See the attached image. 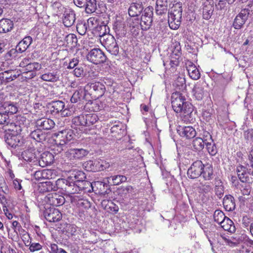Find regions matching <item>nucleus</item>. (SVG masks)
Segmentation results:
<instances>
[{
    "label": "nucleus",
    "instance_id": "obj_6",
    "mask_svg": "<svg viewBox=\"0 0 253 253\" xmlns=\"http://www.w3.org/2000/svg\"><path fill=\"white\" fill-rule=\"evenodd\" d=\"M88 60L95 64H98L105 62L106 56L104 53L99 48L91 49L87 55Z\"/></svg>",
    "mask_w": 253,
    "mask_h": 253
},
{
    "label": "nucleus",
    "instance_id": "obj_41",
    "mask_svg": "<svg viewBox=\"0 0 253 253\" xmlns=\"http://www.w3.org/2000/svg\"><path fill=\"white\" fill-rule=\"evenodd\" d=\"M85 5V12L87 13H92L95 11L97 5L96 0H86Z\"/></svg>",
    "mask_w": 253,
    "mask_h": 253
},
{
    "label": "nucleus",
    "instance_id": "obj_36",
    "mask_svg": "<svg viewBox=\"0 0 253 253\" xmlns=\"http://www.w3.org/2000/svg\"><path fill=\"white\" fill-rule=\"evenodd\" d=\"M115 125L112 126V133H116L119 136L118 137L116 134H114L113 136L115 137L117 139L121 138L124 134L125 133V130L123 129V125L120 122H115Z\"/></svg>",
    "mask_w": 253,
    "mask_h": 253
},
{
    "label": "nucleus",
    "instance_id": "obj_16",
    "mask_svg": "<svg viewBox=\"0 0 253 253\" xmlns=\"http://www.w3.org/2000/svg\"><path fill=\"white\" fill-rule=\"evenodd\" d=\"M186 67L189 76L192 79L197 80L200 78V72L193 62L190 61H187L186 62Z\"/></svg>",
    "mask_w": 253,
    "mask_h": 253
},
{
    "label": "nucleus",
    "instance_id": "obj_42",
    "mask_svg": "<svg viewBox=\"0 0 253 253\" xmlns=\"http://www.w3.org/2000/svg\"><path fill=\"white\" fill-rule=\"evenodd\" d=\"M3 111H6V113L9 115V114H13L17 112V108L13 104L6 102L2 105Z\"/></svg>",
    "mask_w": 253,
    "mask_h": 253
},
{
    "label": "nucleus",
    "instance_id": "obj_39",
    "mask_svg": "<svg viewBox=\"0 0 253 253\" xmlns=\"http://www.w3.org/2000/svg\"><path fill=\"white\" fill-rule=\"evenodd\" d=\"M205 145L204 135L203 138L196 137L193 141V146L195 149L198 151L202 150Z\"/></svg>",
    "mask_w": 253,
    "mask_h": 253
},
{
    "label": "nucleus",
    "instance_id": "obj_31",
    "mask_svg": "<svg viewBox=\"0 0 253 253\" xmlns=\"http://www.w3.org/2000/svg\"><path fill=\"white\" fill-rule=\"evenodd\" d=\"M64 107L65 104L62 101H53L50 104V111L52 114L56 115L61 112Z\"/></svg>",
    "mask_w": 253,
    "mask_h": 253
},
{
    "label": "nucleus",
    "instance_id": "obj_64",
    "mask_svg": "<svg viewBox=\"0 0 253 253\" xmlns=\"http://www.w3.org/2000/svg\"><path fill=\"white\" fill-rule=\"evenodd\" d=\"M22 182L21 180L18 179L17 178L15 179L13 181V185L14 188L17 190H20L22 189V186L21 184V182Z\"/></svg>",
    "mask_w": 253,
    "mask_h": 253
},
{
    "label": "nucleus",
    "instance_id": "obj_15",
    "mask_svg": "<svg viewBox=\"0 0 253 253\" xmlns=\"http://www.w3.org/2000/svg\"><path fill=\"white\" fill-rule=\"evenodd\" d=\"M88 154L87 151L84 149H71L68 150L66 156L70 160L81 159Z\"/></svg>",
    "mask_w": 253,
    "mask_h": 253
},
{
    "label": "nucleus",
    "instance_id": "obj_14",
    "mask_svg": "<svg viewBox=\"0 0 253 253\" xmlns=\"http://www.w3.org/2000/svg\"><path fill=\"white\" fill-rule=\"evenodd\" d=\"M177 131L181 137L187 139L193 138L196 134L195 129L191 126H178L177 127Z\"/></svg>",
    "mask_w": 253,
    "mask_h": 253
},
{
    "label": "nucleus",
    "instance_id": "obj_52",
    "mask_svg": "<svg viewBox=\"0 0 253 253\" xmlns=\"http://www.w3.org/2000/svg\"><path fill=\"white\" fill-rule=\"evenodd\" d=\"M225 217L224 213L222 211L216 210L214 211L213 214L214 220L219 225L222 222V220H223Z\"/></svg>",
    "mask_w": 253,
    "mask_h": 253
},
{
    "label": "nucleus",
    "instance_id": "obj_57",
    "mask_svg": "<svg viewBox=\"0 0 253 253\" xmlns=\"http://www.w3.org/2000/svg\"><path fill=\"white\" fill-rule=\"evenodd\" d=\"M64 229L68 236H72L77 231V226L74 224H68L65 227Z\"/></svg>",
    "mask_w": 253,
    "mask_h": 253
},
{
    "label": "nucleus",
    "instance_id": "obj_1",
    "mask_svg": "<svg viewBox=\"0 0 253 253\" xmlns=\"http://www.w3.org/2000/svg\"><path fill=\"white\" fill-rule=\"evenodd\" d=\"M171 104L176 113H181L183 121H189L193 111V106L190 102L186 101L185 96L178 92L173 93L171 95Z\"/></svg>",
    "mask_w": 253,
    "mask_h": 253
},
{
    "label": "nucleus",
    "instance_id": "obj_10",
    "mask_svg": "<svg viewBox=\"0 0 253 253\" xmlns=\"http://www.w3.org/2000/svg\"><path fill=\"white\" fill-rule=\"evenodd\" d=\"M45 218L49 222H57L62 218L60 211L54 208H46L43 212Z\"/></svg>",
    "mask_w": 253,
    "mask_h": 253
},
{
    "label": "nucleus",
    "instance_id": "obj_8",
    "mask_svg": "<svg viewBox=\"0 0 253 253\" xmlns=\"http://www.w3.org/2000/svg\"><path fill=\"white\" fill-rule=\"evenodd\" d=\"M20 75L19 71L9 70L0 73V84H6L17 79Z\"/></svg>",
    "mask_w": 253,
    "mask_h": 253
},
{
    "label": "nucleus",
    "instance_id": "obj_5",
    "mask_svg": "<svg viewBox=\"0 0 253 253\" xmlns=\"http://www.w3.org/2000/svg\"><path fill=\"white\" fill-rule=\"evenodd\" d=\"M73 178L72 176H69L67 179H58L57 182L60 183L63 182V183L65 184L66 187H65V191L69 194H73L78 192L79 191L84 188L81 184H78L73 182Z\"/></svg>",
    "mask_w": 253,
    "mask_h": 253
},
{
    "label": "nucleus",
    "instance_id": "obj_46",
    "mask_svg": "<svg viewBox=\"0 0 253 253\" xmlns=\"http://www.w3.org/2000/svg\"><path fill=\"white\" fill-rule=\"evenodd\" d=\"M25 245L29 247V250L31 252H35L41 250L42 249V246L38 243H31V241H27L25 243Z\"/></svg>",
    "mask_w": 253,
    "mask_h": 253
},
{
    "label": "nucleus",
    "instance_id": "obj_40",
    "mask_svg": "<svg viewBox=\"0 0 253 253\" xmlns=\"http://www.w3.org/2000/svg\"><path fill=\"white\" fill-rule=\"evenodd\" d=\"M84 96V90L83 91L80 89L77 90L73 93L72 97L71 98V101L72 103H76L79 101H81L82 99H85Z\"/></svg>",
    "mask_w": 253,
    "mask_h": 253
},
{
    "label": "nucleus",
    "instance_id": "obj_47",
    "mask_svg": "<svg viewBox=\"0 0 253 253\" xmlns=\"http://www.w3.org/2000/svg\"><path fill=\"white\" fill-rule=\"evenodd\" d=\"M72 174L73 175L72 176L74 179L73 182H75V183L78 184H81L82 186L84 183H85V182L83 180V179L84 178V173L83 172L78 171Z\"/></svg>",
    "mask_w": 253,
    "mask_h": 253
},
{
    "label": "nucleus",
    "instance_id": "obj_11",
    "mask_svg": "<svg viewBox=\"0 0 253 253\" xmlns=\"http://www.w3.org/2000/svg\"><path fill=\"white\" fill-rule=\"evenodd\" d=\"M4 139L7 145L12 148L20 146L23 144V139L21 136L12 133H6Z\"/></svg>",
    "mask_w": 253,
    "mask_h": 253
},
{
    "label": "nucleus",
    "instance_id": "obj_3",
    "mask_svg": "<svg viewBox=\"0 0 253 253\" xmlns=\"http://www.w3.org/2000/svg\"><path fill=\"white\" fill-rule=\"evenodd\" d=\"M54 141L57 147V151L61 152L66 148V145L68 142L74 139V134L72 129H67L54 134Z\"/></svg>",
    "mask_w": 253,
    "mask_h": 253
},
{
    "label": "nucleus",
    "instance_id": "obj_26",
    "mask_svg": "<svg viewBox=\"0 0 253 253\" xmlns=\"http://www.w3.org/2000/svg\"><path fill=\"white\" fill-rule=\"evenodd\" d=\"M128 24L130 28V32L132 36L134 38L137 37L140 32L139 23V20L135 19L133 20L132 19L130 18L128 20Z\"/></svg>",
    "mask_w": 253,
    "mask_h": 253
},
{
    "label": "nucleus",
    "instance_id": "obj_63",
    "mask_svg": "<svg viewBox=\"0 0 253 253\" xmlns=\"http://www.w3.org/2000/svg\"><path fill=\"white\" fill-rule=\"evenodd\" d=\"M79 59L77 58H73L69 62L68 69H73L78 65Z\"/></svg>",
    "mask_w": 253,
    "mask_h": 253
},
{
    "label": "nucleus",
    "instance_id": "obj_22",
    "mask_svg": "<svg viewBox=\"0 0 253 253\" xmlns=\"http://www.w3.org/2000/svg\"><path fill=\"white\" fill-rule=\"evenodd\" d=\"M143 6L142 2H133L128 8V14L131 17L138 16L142 12Z\"/></svg>",
    "mask_w": 253,
    "mask_h": 253
},
{
    "label": "nucleus",
    "instance_id": "obj_58",
    "mask_svg": "<svg viewBox=\"0 0 253 253\" xmlns=\"http://www.w3.org/2000/svg\"><path fill=\"white\" fill-rule=\"evenodd\" d=\"M114 185H117L120 183L125 182L126 180V177L125 176L118 175L113 176L112 179Z\"/></svg>",
    "mask_w": 253,
    "mask_h": 253
},
{
    "label": "nucleus",
    "instance_id": "obj_62",
    "mask_svg": "<svg viewBox=\"0 0 253 253\" xmlns=\"http://www.w3.org/2000/svg\"><path fill=\"white\" fill-rule=\"evenodd\" d=\"M42 185L44 188H46V191L55 190V186H53L50 181H46Z\"/></svg>",
    "mask_w": 253,
    "mask_h": 253
},
{
    "label": "nucleus",
    "instance_id": "obj_44",
    "mask_svg": "<svg viewBox=\"0 0 253 253\" xmlns=\"http://www.w3.org/2000/svg\"><path fill=\"white\" fill-rule=\"evenodd\" d=\"M85 126H89L95 124L97 121V117L94 114H88L84 115Z\"/></svg>",
    "mask_w": 253,
    "mask_h": 253
},
{
    "label": "nucleus",
    "instance_id": "obj_51",
    "mask_svg": "<svg viewBox=\"0 0 253 253\" xmlns=\"http://www.w3.org/2000/svg\"><path fill=\"white\" fill-rule=\"evenodd\" d=\"M240 253H253V247L248 242H244L239 249Z\"/></svg>",
    "mask_w": 253,
    "mask_h": 253
},
{
    "label": "nucleus",
    "instance_id": "obj_55",
    "mask_svg": "<svg viewBox=\"0 0 253 253\" xmlns=\"http://www.w3.org/2000/svg\"><path fill=\"white\" fill-rule=\"evenodd\" d=\"M133 190V187L131 186H127L122 187L118 190L117 193L121 196H125L131 193Z\"/></svg>",
    "mask_w": 253,
    "mask_h": 253
},
{
    "label": "nucleus",
    "instance_id": "obj_45",
    "mask_svg": "<svg viewBox=\"0 0 253 253\" xmlns=\"http://www.w3.org/2000/svg\"><path fill=\"white\" fill-rule=\"evenodd\" d=\"M212 187L210 183H201L198 186L199 192L203 194H208L211 191Z\"/></svg>",
    "mask_w": 253,
    "mask_h": 253
},
{
    "label": "nucleus",
    "instance_id": "obj_30",
    "mask_svg": "<svg viewBox=\"0 0 253 253\" xmlns=\"http://www.w3.org/2000/svg\"><path fill=\"white\" fill-rule=\"evenodd\" d=\"M13 27V22L9 19L0 20V33H6L11 31Z\"/></svg>",
    "mask_w": 253,
    "mask_h": 253
},
{
    "label": "nucleus",
    "instance_id": "obj_13",
    "mask_svg": "<svg viewBox=\"0 0 253 253\" xmlns=\"http://www.w3.org/2000/svg\"><path fill=\"white\" fill-rule=\"evenodd\" d=\"M45 201L53 206H60L64 204L65 199L63 196L56 193L48 194L45 197Z\"/></svg>",
    "mask_w": 253,
    "mask_h": 253
},
{
    "label": "nucleus",
    "instance_id": "obj_28",
    "mask_svg": "<svg viewBox=\"0 0 253 253\" xmlns=\"http://www.w3.org/2000/svg\"><path fill=\"white\" fill-rule=\"evenodd\" d=\"M33 41L32 38L30 36L25 37L17 45L16 50L19 52L25 51L31 45Z\"/></svg>",
    "mask_w": 253,
    "mask_h": 253
},
{
    "label": "nucleus",
    "instance_id": "obj_29",
    "mask_svg": "<svg viewBox=\"0 0 253 253\" xmlns=\"http://www.w3.org/2000/svg\"><path fill=\"white\" fill-rule=\"evenodd\" d=\"M223 205L225 209L228 211L234 210L235 208L234 198L231 195H226L223 200Z\"/></svg>",
    "mask_w": 253,
    "mask_h": 253
},
{
    "label": "nucleus",
    "instance_id": "obj_50",
    "mask_svg": "<svg viewBox=\"0 0 253 253\" xmlns=\"http://www.w3.org/2000/svg\"><path fill=\"white\" fill-rule=\"evenodd\" d=\"M220 241L230 247H234L236 245L235 239L232 237L221 236Z\"/></svg>",
    "mask_w": 253,
    "mask_h": 253
},
{
    "label": "nucleus",
    "instance_id": "obj_18",
    "mask_svg": "<svg viewBox=\"0 0 253 253\" xmlns=\"http://www.w3.org/2000/svg\"><path fill=\"white\" fill-rule=\"evenodd\" d=\"M109 23V20L106 21H103L102 22V25L100 27V34H102L101 37L103 38V40L105 41V45L109 47L110 45V40L109 37L110 36V28L108 25Z\"/></svg>",
    "mask_w": 253,
    "mask_h": 253
},
{
    "label": "nucleus",
    "instance_id": "obj_35",
    "mask_svg": "<svg viewBox=\"0 0 253 253\" xmlns=\"http://www.w3.org/2000/svg\"><path fill=\"white\" fill-rule=\"evenodd\" d=\"M237 173L239 179L243 182H245L248 178L247 169L243 166H239L237 167Z\"/></svg>",
    "mask_w": 253,
    "mask_h": 253
},
{
    "label": "nucleus",
    "instance_id": "obj_4",
    "mask_svg": "<svg viewBox=\"0 0 253 253\" xmlns=\"http://www.w3.org/2000/svg\"><path fill=\"white\" fill-rule=\"evenodd\" d=\"M153 8L148 6L145 8L141 17L140 25L143 30H147L150 27L153 21Z\"/></svg>",
    "mask_w": 253,
    "mask_h": 253
},
{
    "label": "nucleus",
    "instance_id": "obj_61",
    "mask_svg": "<svg viewBox=\"0 0 253 253\" xmlns=\"http://www.w3.org/2000/svg\"><path fill=\"white\" fill-rule=\"evenodd\" d=\"M30 63L31 59L30 58H24L20 63L19 66L26 69Z\"/></svg>",
    "mask_w": 253,
    "mask_h": 253
},
{
    "label": "nucleus",
    "instance_id": "obj_33",
    "mask_svg": "<svg viewBox=\"0 0 253 253\" xmlns=\"http://www.w3.org/2000/svg\"><path fill=\"white\" fill-rule=\"evenodd\" d=\"M46 134L41 129H37L32 131L30 134L31 138L37 142H41L45 140Z\"/></svg>",
    "mask_w": 253,
    "mask_h": 253
},
{
    "label": "nucleus",
    "instance_id": "obj_20",
    "mask_svg": "<svg viewBox=\"0 0 253 253\" xmlns=\"http://www.w3.org/2000/svg\"><path fill=\"white\" fill-rule=\"evenodd\" d=\"M59 73L57 70L53 71L52 72H45L41 76V79L43 81L51 83L59 81Z\"/></svg>",
    "mask_w": 253,
    "mask_h": 253
},
{
    "label": "nucleus",
    "instance_id": "obj_7",
    "mask_svg": "<svg viewBox=\"0 0 253 253\" xmlns=\"http://www.w3.org/2000/svg\"><path fill=\"white\" fill-rule=\"evenodd\" d=\"M204 169V164L200 160L193 163L187 171L188 176L192 179L199 177L202 174V169Z\"/></svg>",
    "mask_w": 253,
    "mask_h": 253
},
{
    "label": "nucleus",
    "instance_id": "obj_32",
    "mask_svg": "<svg viewBox=\"0 0 253 253\" xmlns=\"http://www.w3.org/2000/svg\"><path fill=\"white\" fill-rule=\"evenodd\" d=\"M219 225L225 231L231 233L235 231V227L233 225V221L226 216L223 220H222V222Z\"/></svg>",
    "mask_w": 253,
    "mask_h": 253
},
{
    "label": "nucleus",
    "instance_id": "obj_56",
    "mask_svg": "<svg viewBox=\"0 0 253 253\" xmlns=\"http://www.w3.org/2000/svg\"><path fill=\"white\" fill-rule=\"evenodd\" d=\"M168 22L170 28L173 30L177 29L181 24V20L179 19V15H177V19L173 21V20L171 18Z\"/></svg>",
    "mask_w": 253,
    "mask_h": 253
},
{
    "label": "nucleus",
    "instance_id": "obj_38",
    "mask_svg": "<svg viewBox=\"0 0 253 253\" xmlns=\"http://www.w3.org/2000/svg\"><path fill=\"white\" fill-rule=\"evenodd\" d=\"M181 52L178 49L172 51L170 56V64L171 66H177L179 62Z\"/></svg>",
    "mask_w": 253,
    "mask_h": 253
},
{
    "label": "nucleus",
    "instance_id": "obj_37",
    "mask_svg": "<svg viewBox=\"0 0 253 253\" xmlns=\"http://www.w3.org/2000/svg\"><path fill=\"white\" fill-rule=\"evenodd\" d=\"M202 174L201 175L205 180H210L212 178L213 175V169L211 165H204V169H202Z\"/></svg>",
    "mask_w": 253,
    "mask_h": 253
},
{
    "label": "nucleus",
    "instance_id": "obj_48",
    "mask_svg": "<svg viewBox=\"0 0 253 253\" xmlns=\"http://www.w3.org/2000/svg\"><path fill=\"white\" fill-rule=\"evenodd\" d=\"M6 111H3V109L0 110V125L6 126L10 121L9 116L6 113Z\"/></svg>",
    "mask_w": 253,
    "mask_h": 253
},
{
    "label": "nucleus",
    "instance_id": "obj_2",
    "mask_svg": "<svg viewBox=\"0 0 253 253\" xmlns=\"http://www.w3.org/2000/svg\"><path fill=\"white\" fill-rule=\"evenodd\" d=\"M105 87L100 82L89 83L84 87V97L85 100L90 99H97L101 97L105 92Z\"/></svg>",
    "mask_w": 253,
    "mask_h": 253
},
{
    "label": "nucleus",
    "instance_id": "obj_59",
    "mask_svg": "<svg viewBox=\"0 0 253 253\" xmlns=\"http://www.w3.org/2000/svg\"><path fill=\"white\" fill-rule=\"evenodd\" d=\"M215 191L216 194L218 197H220L223 194L224 187H223L221 181H218V185H215Z\"/></svg>",
    "mask_w": 253,
    "mask_h": 253
},
{
    "label": "nucleus",
    "instance_id": "obj_43",
    "mask_svg": "<svg viewBox=\"0 0 253 253\" xmlns=\"http://www.w3.org/2000/svg\"><path fill=\"white\" fill-rule=\"evenodd\" d=\"M34 150L28 149L24 151L22 153V156L23 159L26 161L32 162L36 159V156L33 152Z\"/></svg>",
    "mask_w": 253,
    "mask_h": 253
},
{
    "label": "nucleus",
    "instance_id": "obj_24",
    "mask_svg": "<svg viewBox=\"0 0 253 253\" xmlns=\"http://www.w3.org/2000/svg\"><path fill=\"white\" fill-rule=\"evenodd\" d=\"M205 83L204 82H198L194 85L193 88V95L197 100H201L204 95V86Z\"/></svg>",
    "mask_w": 253,
    "mask_h": 253
},
{
    "label": "nucleus",
    "instance_id": "obj_34",
    "mask_svg": "<svg viewBox=\"0 0 253 253\" xmlns=\"http://www.w3.org/2000/svg\"><path fill=\"white\" fill-rule=\"evenodd\" d=\"M72 127L74 128H77L81 129L84 126H85L84 119V115H81L75 117L72 121Z\"/></svg>",
    "mask_w": 253,
    "mask_h": 253
},
{
    "label": "nucleus",
    "instance_id": "obj_25",
    "mask_svg": "<svg viewBox=\"0 0 253 253\" xmlns=\"http://www.w3.org/2000/svg\"><path fill=\"white\" fill-rule=\"evenodd\" d=\"M182 9L181 4L179 3L175 4L171 8L170 12L169 13L168 21L170 20L171 18L173 21L177 19V15H179V19L181 20L182 16Z\"/></svg>",
    "mask_w": 253,
    "mask_h": 253
},
{
    "label": "nucleus",
    "instance_id": "obj_54",
    "mask_svg": "<svg viewBox=\"0 0 253 253\" xmlns=\"http://www.w3.org/2000/svg\"><path fill=\"white\" fill-rule=\"evenodd\" d=\"M87 165H89L91 170L93 171L100 170V167H104L102 164L99 165V162L98 160L90 161Z\"/></svg>",
    "mask_w": 253,
    "mask_h": 253
},
{
    "label": "nucleus",
    "instance_id": "obj_21",
    "mask_svg": "<svg viewBox=\"0 0 253 253\" xmlns=\"http://www.w3.org/2000/svg\"><path fill=\"white\" fill-rule=\"evenodd\" d=\"M205 141V145L207 146L208 152L211 155H214L216 153V149L213 142L211 135L207 131L204 132Z\"/></svg>",
    "mask_w": 253,
    "mask_h": 253
},
{
    "label": "nucleus",
    "instance_id": "obj_9",
    "mask_svg": "<svg viewBox=\"0 0 253 253\" xmlns=\"http://www.w3.org/2000/svg\"><path fill=\"white\" fill-rule=\"evenodd\" d=\"M124 20L122 15H118L116 17L113 24V29L120 37H124L126 33Z\"/></svg>",
    "mask_w": 253,
    "mask_h": 253
},
{
    "label": "nucleus",
    "instance_id": "obj_23",
    "mask_svg": "<svg viewBox=\"0 0 253 253\" xmlns=\"http://www.w3.org/2000/svg\"><path fill=\"white\" fill-rule=\"evenodd\" d=\"M36 125L43 129L49 130L53 128L55 123L51 119L43 118L37 120Z\"/></svg>",
    "mask_w": 253,
    "mask_h": 253
},
{
    "label": "nucleus",
    "instance_id": "obj_27",
    "mask_svg": "<svg viewBox=\"0 0 253 253\" xmlns=\"http://www.w3.org/2000/svg\"><path fill=\"white\" fill-rule=\"evenodd\" d=\"M54 157L53 155L49 152H44L41 155V157L39 160V165L42 167H44L49 165L53 162Z\"/></svg>",
    "mask_w": 253,
    "mask_h": 253
},
{
    "label": "nucleus",
    "instance_id": "obj_60",
    "mask_svg": "<svg viewBox=\"0 0 253 253\" xmlns=\"http://www.w3.org/2000/svg\"><path fill=\"white\" fill-rule=\"evenodd\" d=\"M54 171L51 169H43V179H52V175Z\"/></svg>",
    "mask_w": 253,
    "mask_h": 253
},
{
    "label": "nucleus",
    "instance_id": "obj_49",
    "mask_svg": "<svg viewBox=\"0 0 253 253\" xmlns=\"http://www.w3.org/2000/svg\"><path fill=\"white\" fill-rule=\"evenodd\" d=\"M168 11V5L158 4L156 3V13L157 15H163L166 14Z\"/></svg>",
    "mask_w": 253,
    "mask_h": 253
},
{
    "label": "nucleus",
    "instance_id": "obj_19",
    "mask_svg": "<svg viewBox=\"0 0 253 253\" xmlns=\"http://www.w3.org/2000/svg\"><path fill=\"white\" fill-rule=\"evenodd\" d=\"M76 15L73 10L68 9L65 11L63 23L65 26L70 27L72 26L75 22Z\"/></svg>",
    "mask_w": 253,
    "mask_h": 253
},
{
    "label": "nucleus",
    "instance_id": "obj_53",
    "mask_svg": "<svg viewBox=\"0 0 253 253\" xmlns=\"http://www.w3.org/2000/svg\"><path fill=\"white\" fill-rule=\"evenodd\" d=\"M87 24L84 22H80L77 25V30L81 35L85 34L87 29Z\"/></svg>",
    "mask_w": 253,
    "mask_h": 253
},
{
    "label": "nucleus",
    "instance_id": "obj_17",
    "mask_svg": "<svg viewBox=\"0 0 253 253\" xmlns=\"http://www.w3.org/2000/svg\"><path fill=\"white\" fill-rule=\"evenodd\" d=\"M42 69V65L38 62L30 63L26 67L25 74L28 75L25 76L26 78L32 79L36 76V71H39Z\"/></svg>",
    "mask_w": 253,
    "mask_h": 253
},
{
    "label": "nucleus",
    "instance_id": "obj_12",
    "mask_svg": "<svg viewBox=\"0 0 253 253\" xmlns=\"http://www.w3.org/2000/svg\"><path fill=\"white\" fill-rule=\"evenodd\" d=\"M250 14V10L248 9H242L240 13L235 17L233 25L235 29H241L248 18Z\"/></svg>",
    "mask_w": 253,
    "mask_h": 253
}]
</instances>
